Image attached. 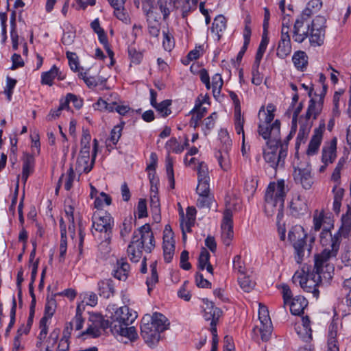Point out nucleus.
Returning <instances> with one entry per match:
<instances>
[{"label": "nucleus", "instance_id": "f257e3e1", "mask_svg": "<svg viewBox=\"0 0 351 351\" xmlns=\"http://www.w3.org/2000/svg\"><path fill=\"white\" fill-rule=\"evenodd\" d=\"M323 251L315 256V265L312 271H308L306 274L304 269L302 272H295L293 276V282L299 281L300 287L306 292L312 293L315 298H318L319 291L318 287L322 284V278L326 280L332 278V272L334 267L328 263L331 258L335 256L325 257Z\"/></svg>", "mask_w": 351, "mask_h": 351}, {"label": "nucleus", "instance_id": "f03ea898", "mask_svg": "<svg viewBox=\"0 0 351 351\" xmlns=\"http://www.w3.org/2000/svg\"><path fill=\"white\" fill-rule=\"evenodd\" d=\"M288 189H285L284 180L270 182L265 195V213L269 217L276 215L279 223L284 214V203Z\"/></svg>", "mask_w": 351, "mask_h": 351}, {"label": "nucleus", "instance_id": "7ed1b4c3", "mask_svg": "<svg viewBox=\"0 0 351 351\" xmlns=\"http://www.w3.org/2000/svg\"><path fill=\"white\" fill-rule=\"evenodd\" d=\"M154 247V234L149 224L145 223L134 232L127 252L130 260L136 263L141 258L143 249L150 253Z\"/></svg>", "mask_w": 351, "mask_h": 351}, {"label": "nucleus", "instance_id": "20e7f679", "mask_svg": "<svg viewBox=\"0 0 351 351\" xmlns=\"http://www.w3.org/2000/svg\"><path fill=\"white\" fill-rule=\"evenodd\" d=\"M168 319L160 313H154L151 318L143 317L141 326V335L149 346H155L160 339V333L168 329Z\"/></svg>", "mask_w": 351, "mask_h": 351}, {"label": "nucleus", "instance_id": "39448f33", "mask_svg": "<svg viewBox=\"0 0 351 351\" xmlns=\"http://www.w3.org/2000/svg\"><path fill=\"white\" fill-rule=\"evenodd\" d=\"M351 230V217L348 215H343L341 217V226L338 232L333 236L330 232V229L324 228L320 234V242L322 245H326L328 243L327 237H329L331 241L330 245L331 249L325 248L323 250V256L325 257L335 256H337L339 250V245L341 243V238L342 236L346 237Z\"/></svg>", "mask_w": 351, "mask_h": 351}, {"label": "nucleus", "instance_id": "423d86ee", "mask_svg": "<svg viewBox=\"0 0 351 351\" xmlns=\"http://www.w3.org/2000/svg\"><path fill=\"white\" fill-rule=\"evenodd\" d=\"M307 234L301 226H293L289 231L288 239L295 250V258L300 264L304 256H309L311 252V244L306 243Z\"/></svg>", "mask_w": 351, "mask_h": 351}, {"label": "nucleus", "instance_id": "0eeeda50", "mask_svg": "<svg viewBox=\"0 0 351 351\" xmlns=\"http://www.w3.org/2000/svg\"><path fill=\"white\" fill-rule=\"evenodd\" d=\"M265 140L266 148L263 149V158L265 162L275 169L278 167H283L287 151L282 144L280 136L278 141H275L274 138Z\"/></svg>", "mask_w": 351, "mask_h": 351}, {"label": "nucleus", "instance_id": "6e6552de", "mask_svg": "<svg viewBox=\"0 0 351 351\" xmlns=\"http://www.w3.org/2000/svg\"><path fill=\"white\" fill-rule=\"evenodd\" d=\"M274 117V113H266L263 106L261 108L258 112L260 121L258 133L264 139L274 138L275 141H278L280 136V121L276 119L272 123Z\"/></svg>", "mask_w": 351, "mask_h": 351}, {"label": "nucleus", "instance_id": "1a4fd4ad", "mask_svg": "<svg viewBox=\"0 0 351 351\" xmlns=\"http://www.w3.org/2000/svg\"><path fill=\"white\" fill-rule=\"evenodd\" d=\"M93 228L96 231L105 233V239L110 238L112 227L114 223L112 217L109 213L106 212L95 213L92 217Z\"/></svg>", "mask_w": 351, "mask_h": 351}, {"label": "nucleus", "instance_id": "9d476101", "mask_svg": "<svg viewBox=\"0 0 351 351\" xmlns=\"http://www.w3.org/2000/svg\"><path fill=\"white\" fill-rule=\"evenodd\" d=\"M97 149L98 141L96 138H95L93 140L92 160L90 165H88V164L90 159V150H88L87 147L81 148L80 152V156L77 159L76 169L78 171H82L87 173L92 169L97 156Z\"/></svg>", "mask_w": 351, "mask_h": 351}, {"label": "nucleus", "instance_id": "9b49d317", "mask_svg": "<svg viewBox=\"0 0 351 351\" xmlns=\"http://www.w3.org/2000/svg\"><path fill=\"white\" fill-rule=\"evenodd\" d=\"M221 229L223 243L229 246L234 237L232 212L230 208H226L223 212Z\"/></svg>", "mask_w": 351, "mask_h": 351}, {"label": "nucleus", "instance_id": "f8f14e48", "mask_svg": "<svg viewBox=\"0 0 351 351\" xmlns=\"http://www.w3.org/2000/svg\"><path fill=\"white\" fill-rule=\"evenodd\" d=\"M258 318L261 322V326L258 330L261 334V339L263 341H267L269 339L271 335L272 326L268 310L264 305L260 304Z\"/></svg>", "mask_w": 351, "mask_h": 351}, {"label": "nucleus", "instance_id": "ddd939ff", "mask_svg": "<svg viewBox=\"0 0 351 351\" xmlns=\"http://www.w3.org/2000/svg\"><path fill=\"white\" fill-rule=\"evenodd\" d=\"M202 302L204 304L203 316L206 321H211V332H217V322L221 315L222 311L220 308L215 307L214 303L207 298L202 299Z\"/></svg>", "mask_w": 351, "mask_h": 351}, {"label": "nucleus", "instance_id": "4468645a", "mask_svg": "<svg viewBox=\"0 0 351 351\" xmlns=\"http://www.w3.org/2000/svg\"><path fill=\"white\" fill-rule=\"evenodd\" d=\"M135 313L130 311L128 306H123L117 309L114 313L112 315V319H114L117 325L129 326L136 318Z\"/></svg>", "mask_w": 351, "mask_h": 351}, {"label": "nucleus", "instance_id": "2eb2a0df", "mask_svg": "<svg viewBox=\"0 0 351 351\" xmlns=\"http://www.w3.org/2000/svg\"><path fill=\"white\" fill-rule=\"evenodd\" d=\"M293 175L295 181L300 183L304 189L308 190L311 188L313 179L309 167L295 168Z\"/></svg>", "mask_w": 351, "mask_h": 351}, {"label": "nucleus", "instance_id": "dca6fc26", "mask_svg": "<svg viewBox=\"0 0 351 351\" xmlns=\"http://www.w3.org/2000/svg\"><path fill=\"white\" fill-rule=\"evenodd\" d=\"M337 138H333L323 146L321 159L323 164L330 165L335 162L337 158Z\"/></svg>", "mask_w": 351, "mask_h": 351}, {"label": "nucleus", "instance_id": "f3484780", "mask_svg": "<svg viewBox=\"0 0 351 351\" xmlns=\"http://www.w3.org/2000/svg\"><path fill=\"white\" fill-rule=\"evenodd\" d=\"M325 130V123H322L319 125V128L314 130V134L309 142L306 154L308 156H313L315 154L321 145L323 132Z\"/></svg>", "mask_w": 351, "mask_h": 351}, {"label": "nucleus", "instance_id": "a211bd4d", "mask_svg": "<svg viewBox=\"0 0 351 351\" xmlns=\"http://www.w3.org/2000/svg\"><path fill=\"white\" fill-rule=\"evenodd\" d=\"M229 95L234 104V125L236 132L237 134H243V125L245 120L243 117H241L240 101L234 92L230 91Z\"/></svg>", "mask_w": 351, "mask_h": 351}, {"label": "nucleus", "instance_id": "6ab92c4d", "mask_svg": "<svg viewBox=\"0 0 351 351\" xmlns=\"http://www.w3.org/2000/svg\"><path fill=\"white\" fill-rule=\"evenodd\" d=\"M291 214L295 217L308 213V206L305 198L301 195L293 198L290 206Z\"/></svg>", "mask_w": 351, "mask_h": 351}, {"label": "nucleus", "instance_id": "aec40b11", "mask_svg": "<svg viewBox=\"0 0 351 351\" xmlns=\"http://www.w3.org/2000/svg\"><path fill=\"white\" fill-rule=\"evenodd\" d=\"M312 14L313 12L311 9L306 8L303 10L300 16L296 19L293 27V38L294 41H299L304 38V36L302 37V36L298 34L299 27H303L304 23L308 21Z\"/></svg>", "mask_w": 351, "mask_h": 351}, {"label": "nucleus", "instance_id": "412c9836", "mask_svg": "<svg viewBox=\"0 0 351 351\" xmlns=\"http://www.w3.org/2000/svg\"><path fill=\"white\" fill-rule=\"evenodd\" d=\"M130 266L125 258L117 260L116 267L112 271V276L119 280L125 281L128 277Z\"/></svg>", "mask_w": 351, "mask_h": 351}, {"label": "nucleus", "instance_id": "4be33fe9", "mask_svg": "<svg viewBox=\"0 0 351 351\" xmlns=\"http://www.w3.org/2000/svg\"><path fill=\"white\" fill-rule=\"evenodd\" d=\"M310 319L308 316H304L302 318V326L295 327L298 336L304 341H308L312 339V330L310 326Z\"/></svg>", "mask_w": 351, "mask_h": 351}, {"label": "nucleus", "instance_id": "5701e85b", "mask_svg": "<svg viewBox=\"0 0 351 351\" xmlns=\"http://www.w3.org/2000/svg\"><path fill=\"white\" fill-rule=\"evenodd\" d=\"M290 303V311L294 315H300L308 306V300L303 296L298 295L293 298Z\"/></svg>", "mask_w": 351, "mask_h": 351}, {"label": "nucleus", "instance_id": "b1692460", "mask_svg": "<svg viewBox=\"0 0 351 351\" xmlns=\"http://www.w3.org/2000/svg\"><path fill=\"white\" fill-rule=\"evenodd\" d=\"M99 295L104 298H109L115 293L114 285L111 279H105L98 282Z\"/></svg>", "mask_w": 351, "mask_h": 351}, {"label": "nucleus", "instance_id": "393cba45", "mask_svg": "<svg viewBox=\"0 0 351 351\" xmlns=\"http://www.w3.org/2000/svg\"><path fill=\"white\" fill-rule=\"evenodd\" d=\"M337 335V324L332 322L329 326L327 351H339Z\"/></svg>", "mask_w": 351, "mask_h": 351}, {"label": "nucleus", "instance_id": "a878e982", "mask_svg": "<svg viewBox=\"0 0 351 351\" xmlns=\"http://www.w3.org/2000/svg\"><path fill=\"white\" fill-rule=\"evenodd\" d=\"M206 112V108L202 107V102L199 101L196 104L194 108L191 110V113L193 114L190 121V125L196 128L198 125L199 121H200Z\"/></svg>", "mask_w": 351, "mask_h": 351}, {"label": "nucleus", "instance_id": "bb28decb", "mask_svg": "<svg viewBox=\"0 0 351 351\" xmlns=\"http://www.w3.org/2000/svg\"><path fill=\"white\" fill-rule=\"evenodd\" d=\"M300 127L295 143L296 148L300 145L302 142L304 143L313 125V123H303L302 118H300Z\"/></svg>", "mask_w": 351, "mask_h": 351}, {"label": "nucleus", "instance_id": "cd10ccee", "mask_svg": "<svg viewBox=\"0 0 351 351\" xmlns=\"http://www.w3.org/2000/svg\"><path fill=\"white\" fill-rule=\"evenodd\" d=\"M128 326L119 325L114 326L115 334L120 335L123 337L128 338L131 341H134L138 338L136 330L134 327H128Z\"/></svg>", "mask_w": 351, "mask_h": 351}, {"label": "nucleus", "instance_id": "c85d7f7f", "mask_svg": "<svg viewBox=\"0 0 351 351\" xmlns=\"http://www.w3.org/2000/svg\"><path fill=\"white\" fill-rule=\"evenodd\" d=\"M226 27V18L221 15L217 16L213 23L211 31L217 35L218 40L221 38V33L225 30Z\"/></svg>", "mask_w": 351, "mask_h": 351}, {"label": "nucleus", "instance_id": "c756f323", "mask_svg": "<svg viewBox=\"0 0 351 351\" xmlns=\"http://www.w3.org/2000/svg\"><path fill=\"white\" fill-rule=\"evenodd\" d=\"M292 60L298 70L304 71L308 64V56L305 52L298 51L293 54Z\"/></svg>", "mask_w": 351, "mask_h": 351}, {"label": "nucleus", "instance_id": "7c9ffc66", "mask_svg": "<svg viewBox=\"0 0 351 351\" xmlns=\"http://www.w3.org/2000/svg\"><path fill=\"white\" fill-rule=\"evenodd\" d=\"M34 159L31 156H27L23 160L22 180L26 182L29 176L33 172Z\"/></svg>", "mask_w": 351, "mask_h": 351}, {"label": "nucleus", "instance_id": "2f4dec72", "mask_svg": "<svg viewBox=\"0 0 351 351\" xmlns=\"http://www.w3.org/2000/svg\"><path fill=\"white\" fill-rule=\"evenodd\" d=\"M58 68L56 65H53L49 71L43 73L41 76L42 84L52 86L53 81L58 75Z\"/></svg>", "mask_w": 351, "mask_h": 351}, {"label": "nucleus", "instance_id": "473e14b6", "mask_svg": "<svg viewBox=\"0 0 351 351\" xmlns=\"http://www.w3.org/2000/svg\"><path fill=\"white\" fill-rule=\"evenodd\" d=\"M291 51V40H280L277 49V56L280 58H286Z\"/></svg>", "mask_w": 351, "mask_h": 351}, {"label": "nucleus", "instance_id": "72a5a7b5", "mask_svg": "<svg viewBox=\"0 0 351 351\" xmlns=\"http://www.w3.org/2000/svg\"><path fill=\"white\" fill-rule=\"evenodd\" d=\"M135 221L136 219H134L132 216H129L124 219L120 230V235L122 239L126 238L131 232L133 228V222H135Z\"/></svg>", "mask_w": 351, "mask_h": 351}, {"label": "nucleus", "instance_id": "f704fd0d", "mask_svg": "<svg viewBox=\"0 0 351 351\" xmlns=\"http://www.w3.org/2000/svg\"><path fill=\"white\" fill-rule=\"evenodd\" d=\"M326 19L324 16H315L310 25V28L313 29L314 31H319L325 34L326 28Z\"/></svg>", "mask_w": 351, "mask_h": 351}, {"label": "nucleus", "instance_id": "c9c22d12", "mask_svg": "<svg viewBox=\"0 0 351 351\" xmlns=\"http://www.w3.org/2000/svg\"><path fill=\"white\" fill-rule=\"evenodd\" d=\"M310 33L308 36L311 45L320 46L324 43L325 34L319 31H314L313 29L310 28Z\"/></svg>", "mask_w": 351, "mask_h": 351}, {"label": "nucleus", "instance_id": "e433bc0d", "mask_svg": "<svg viewBox=\"0 0 351 351\" xmlns=\"http://www.w3.org/2000/svg\"><path fill=\"white\" fill-rule=\"evenodd\" d=\"M171 105V100L165 99L160 103H158L154 108L158 112L162 117H166L171 113L169 106Z\"/></svg>", "mask_w": 351, "mask_h": 351}, {"label": "nucleus", "instance_id": "4c0bfd02", "mask_svg": "<svg viewBox=\"0 0 351 351\" xmlns=\"http://www.w3.org/2000/svg\"><path fill=\"white\" fill-rule=\"evenodd\" d=\"M173 0H158L157 1V5L162 14L164 20H166L168 18L170 14V10L173 6Z\"/></svg>", "mask_w": 351, "mask_h": 351}, {"label": "nucleus", "instance_id": "58836bf2", "mask_svg": "<svg viewBox=\"0 0 351 351\" xmlns=\"http://www.w3.org/2000/svg\"><path fill=\"white\" fill-rule=\"evenodd\" d=\"M56 308V301L54 297L47 298L45 307V315L43 317L50 319L53 315Z\"/></svg>", "mask_w": 351, "mask_h": 351}, {"label": "nucleus", "instance_id": "ea45409f", "mask_svg": "<svg viewBox=\"0 0 351 351\" xmlns=\"http://www.w3.org/2000/svg\"><path fill=\"white\" fill-rule=\"evenodd\" d=\"M210 253L205 247H202L198 258V269L204 270L206 265L210 263Z\"/></svg>", "mask_w": 351, "mask_h": 351}, {"label": "nucleus", "instance_id": "a19ab883", "mask_svg": "<svg viewBox=\"0 0 351 351\" xmlns=\"http://www.w3.org/2000/svg\"><path fill=\"white\" fill-rule=\"evenodd\" d=\"M112 203L111 197L104 192L100 193L99 197L95 198L94 205L97 209L101 208L104 204L107 206L110 205Z\"/></svg>", "mask_w": 351, "mask_h": 351}, {"label": "nucleus", "instance_id": "79ce46f5", "mask_svg": "<svg viewBox=\"0 0 351 351\" xmlns=\"http://www.w3.org/2000/svg\"><path fill=\"white\" fill-rule=\"evenodd\" d=\"M213 200V196L211 194L199 195V197L197 200V206L198 208H206L210 209Z\"/></svg>", "mask_w": 351, "mask_h": 351}, {"label": "nucleus", "instance_id": "37998d69", "mask_svg": "<svg viewBox=\"0 0 351 351\" xmlns=\"http://www.w3.org/2000/svg\"><path fill=\"white\" fill-rule=\"evenodd\" d=\"M239 283L241 288L245 292H250L255 286V282L252 281L249 276H243L239 277Z\"/></svg>", "mask_w": 351, "mask_h": 351}, {"label": "nucleus", "instance_id": "c03bdc74", "mask_svg": "<svg viewBox=\"0 0 351 351\" xmlns=\"http://www.w3.org/2000/svg\"><path fill=\"white\" fill-rule=\"evenodd\" d=\"M198 182L210 181L208 168L204 162L199 163L197 167Z\"/></svg>", "mask_w": 351, "mask_h": 351}, {"label": "nucleus", "instance_id": "a18cd8bd", "mask_svg": "<svg viewBox=\"0 0 351 351\" xmlns=\"http://www.w3.org/2000/svg\"><path fill=\"white\" fill-rule=\"evenodd\" d=\"M175 251V243H163L164 259L166 263H170Z\"/></svg>", "mask_w": 351, "mask_h": 351}, {"label": "nucleus", "instance_id": "49530a36", "mask_svg": "<svg viewBox=\"0 0 351 351\" xmlns=\"http://www.w3.org/2000/svg\"><path fill=\"white\" fill-rule=\"evenodd\" d=\"M216 157L218 160V162L221 168L224 171H227L230 168V165L228 152H225L223 153L219 151L216 154Z\"/></svg>", "mask_w": 351, "mask_h": 351}, {"label": "nucleus", "instance_id": "de8ad7c7", "mask_svg": "<svg viewBox=\"0 0 351 351\" xmlns=\"http://www.w3.org/2000/svg\"><path fill=\"white\" fill-rule=\"evenodd\" d=\"M323 104L317 102L316 104L315 100L311 98L309 101V105L308 106V111H310L313 114V119H316L318 115L321 113L322 110Z\"/></svg>", "mask_w": 351, "mask_h": 351}, {"label": "nucleus", "instance_id": "09e8293b", "mask_svg": "<svg viewBox=\"0 0 351 351\" xmlns=\"http://www.w3.org/2000/svg\"><path fill=\"white\" fill-rule=\"evenodd\" d=\"M113 8L114 9V14L118 19L126 24L130 23V19L129 17L128 13L123 8V5L116 6Z\"/></svg>", "mask_w": 351, "mask_h": 351}, {"label": "nucleus", "instance_id": "8fccbe9b", "mask_svg": "<svg viewBox=\"0 0 351 351\" xmlns=\"http://www.w3.org/2000/svg\"><path fill=\"white\" fill-rule=\"evenodd\" d=\"M166 148L174 153L180 154L183 152L184 146L178 143L176 138H170L166 143Z\"/></svg>", "mask_w": 351, "mask_h": 351}, {"label": "nucleus", "instance_id": "3c124183", "mask_svg": "<svg viewBox=\"0 0 351 351\" xmlns=\"http://www.w3.org/2000/svg\"><path fill=\"white\" fill-rule=\"evenodd\" d=\"M163 40L162 45L165 50L167 51H171L172 49L174 47V39L173 36L167 32L163 31Z\"/></svg>", "mask_w": 351, "mask_h": 351}, {"label": "nucleus", "instance_id": "603ef678", "mask_svg": "<svg viewBox=\"0 0 351 351\" xmlns=\"http://www.w3.org/2000/svg\"><path fill=\"white\" fill-rule=\"evenodd\" d=\"M223 82L220 74H215L212 78V87L214 97H216V91L218 90V94H220L222 88Z\"/></svg>", "mask_w": 351, "mask_h": 351}, {"label": "nucleus", "instance_id": "864d4df0", "mask_svg": "<svg viewBox=\"0 0 351 351\" xmlns=\"http://www.w3.org/2000/svg\"><path fill=\"white\" fill-rule=\"evenodd\" d=\"M128 55L131 62L136 64H139L143 58L142 53L137 51L135 47L132 46L128 47Z\"/></svg>", "mask_w": 351, "mask_h": 351}, {"label": "nucleus", "instance_id": "5fc2aeb1", "mask_svg": "<svg viewBox=\"0 0 351 351\" xmlns=\"http://www.w3.org/2000/svg\"><path fill=\"white\" fill-rule=\"evenodd\" d=\"M158 5L156 4V6L153 5L152 8L143 11L146 15L147 21H160L161 19L160 14L157 12V8Z\"/></svg>", "mask_w": 351, "mask_h": 351}, {"label": "nucleus", "instance_id": "6e6d98bb", "mask_svg": "<svg viewBox=\"0 0 351 351\" xmlns=\"http://www.w3.org/2000/svg\"><path fill=\"white\" fill-rule=\"evenodd\" d=\"M75 38V31L69 29L64 32L62 37V43L64 45H71L73 43Z\"/></svg>", "mask_w": 351, "mask_h": 351}, {"label": "nucleus", "instance_id": "4d7b16f0", "mask_svg": "<svg viewBox=\"0 0 351 351\" xmlns=\"http://www.w3.org/2000/svg\"><path fill=\"white\" fill-rule=\"evenodd\" d=\"M122 126L117 125L113 128L110 132L109 141L113 144L116 145L121 136Z\"/></svg>", "mask_w": 351, "mask_h": 351}, {"label": "nucleus", "instance_id": "13d9d810", "mask_svg": "<svg viewBox=\"0 0 351 351\" xmlns=\"http://www.w3.org/2000/svg\"><path fill=\"white\" fill-rule=\"evenodd\" d=\"M66 248H67L66 234H64V235H61V240H60V256H59L60 262H63L64 261L65 254L66 253Z\"/></svg>", "mask_w": 351, "mask_h": 351}, {"label": "nucleus", "instance_id": "bf43d9fd", "mask_svg": "<svg viewBox=\"0 0 351 351\" xmlns=\"http://www.w3.org/2000/svg\"><path fill=\"white\" fill-rule=\"evenodd\" d=\"M196 285L200 288H211V282L204 278L201 273L197 272L195 275Z\"/></svg>", "mask_w": 351, "mask_h": 351}, {"label": "nucleus", "instance_id": "052dcab7", "mask_svg": "<svg viewBox=\"0 0 351 351\" xmlns=\"http://www.w3.org/2000/svg\"><path fill=\"white\" fill-rule=\"evenodd\" d=\"M66 58L69 60V66L71 69L77 71H78V61L76 54L71 51H66Z\"/></svg>", "mask_w": 351, "mask_h": 351}, {"label": "nucleus", "instance_id": "680f3d73", "mask_svg": "<svg viewBox=\"0 0 351 351\" xmlns=\"http://www.w3.org/2000/svg\"><path fill=\"white\" fill-rule=\"evenodd\" d=\"M114 326H118L119 325H117L114 319H112V316L110 317V319H101V320L100 326L104 329L110 328L113 334H115Z\"/></svg>", "mask_w": 351, "mask_h": 351}, {"label": "nucleus", "instance_id": "e2e57ef3", "mask_svg": "<svg viewBox=\"0 0 351 351\" xmlns=\"http://www.w3.org/2000/svg\"><path fill=\"white\" fill-rule=\"evenodd\" d=\"M138 210V217L139 219L147 217V203L146 200L144 199H140L138 202L137 206Z\"/></svg>", "mask_w": 351, "mask_h": 351}, {"label": "nucleus", "instance_id": "0e129e2a", "mask_svg": "<svg viewBox=\"0 0 351 351\" xmlns=\"http://www.w3.org/2000/svg\"><path fill=\"white\" fill-rule=\"evenodd\" d=\"M203 51V47L199 45L196 47L195 49L191 51L187 55L188 60L184 62V64H189V61L197 60L200 56L201 52Z\"/></svg>", "mask_w": 351, "mask_h": 351}, {"label": "nucleus", "instance_id": "69168bd1", "mask_svg": "<svg viewBox=\"0 0 351 351\" xmlns=\"http://www.w3.org/2000/svg\"><path fill=\"white\" fill-rule=\"evenodd\" d=\"M196 192L198 195L210 194L209 181L198 182Z\"/></svg>", "mask_w": 351, "mask_h": 351}, {"label": "nucleus", "instance_id": "338daca9", "mask_svg": "<svg viewBox=\"0 0 351 351\" xmlns=\"http://www.w3.org/2000/svg\"><path fill=\"white\" fill-rule=\"evenodd\" d=\"M189 260V252L184 250L180 255V267L184 270H189L191 268V263Z\"/></svg>", "mask_w": 351, "mask_h": 351}, {"label": "nucleus", "instance_id": "774afa93", "mask_svg": "<svg viewBox=\"0 0 351 351\" xmlns=\"http://www.w3.org/2000/svg\"><path fill=\"white\" fill-rule=\"evenodd\" d=\"M175 243L173 232L169 225H166L163 232V243Z\"/></svg>", "mask_w": 351, "mask_h": 351}]
</instances>
